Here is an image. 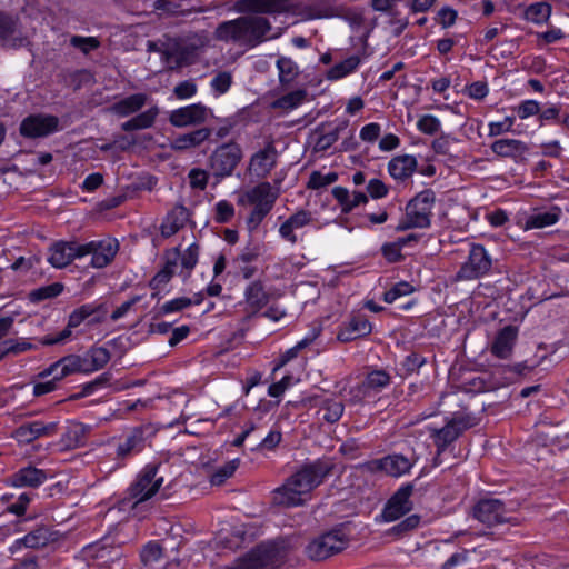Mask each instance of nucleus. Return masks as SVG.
Wrapping results in <instances>:
<instances>
[{
	"label": "nucleus",
	"instance_id": "338daca9",
	"mask_svg": "<svg viewBox=\"0 0 569 569\" xmlns=\"http://www.w3.org/2000/svg\"><path fill=\"white\" fill-rule=\"evenodd\" d=\"M476 549L473 550H462L460 552L453 553L442 566V569H456L457 567L466 563L471 553H475Z\"/></svg>",
	"mask_w": 569,
	"mask_h": 569
},
{
	"label": "nucleus",
	"instance_id": "4d7b16f0",
	"mask_svg": "<svg viewBox=\"0 0 569 569\" xmlns=\"http://www.w3.org/2000/svg\"><path fill=\"white\" fill-rule=\"evenodd\" d=\"M70 44L79 49L82 53L88 54L90 51L100 47V41L96 37L72 36Z\"/></svg>",
	"mask_w": 569,
	"mask_h": 569
},
{
	"label": "nucleus",
	"instance_id": "20e7f679",
	"mask_svg": "<svg viewBox=\"0 0 569 569\" xmlns=\"http://www.w3.org/2000/svg\"><path fill=\"white\" fill-rule=\"evenodd\" d=\"M278 192L273 191L269 182H261L250 189L249 201L253 206L252 211L247 218V226L249 231H254L267 214L272 210Z\"/></svg>",
	"mask_w": 569,
	"mask_h": 569
},
{
	"label": "nucleus",
	"instance_id": "49530a36",
	"mask_svg": "<svg viewBox=\"0 0 569 569\" xmlns=\"http://www.w3.org/2000/svg\"><path fill=\"white\" fill-rule=\"evenodd\" d=\"M63 290V284L60 282H53L48 286L40 287L30 292L29 298L31 301L38 302L46 299H51L59 296Z\"/></svg>",
	"mask_w": 569,
	"mask_h": 569
},
{
	"label": "nucleus",
	"instance_id": "473e14b6",
	"mask_svg": "<svg viewBox=\"0 0 569 569\" xmlns=\"http://www.w3.org/2000/svg\"><path fill=\"white\" fill-rule=\"evenodd\" d=\"M210 136L211 129L200 128L192 132L179 134L172 140L171 146L174 150L180 151L196 148L203 143L206 140H208Z\"/></svg>",
	"mask_w": 569,
	"mask_h": 569
},
{
	"label": "nucleus",
	"instance_id": "4c0bfd02",
	"mask_svg": "<svg viewBox=\"0 0 569 569\" xmlns=\"http://www.w3.org/2000/svg\"><path fill=\"white\" fill-rule=\"evenodd\" d=\"M88 373L102 369L111 358L109 350L104 347H92L83 356Z\"/></svg>",
	"mask_w": 569,
	"mask_h": 569
},
{
	"label": "nucleus",
	"instance_id": "f257e3e1",
	"mask_svg": "<svg viewBox=\"0 0 569 569\" xmlns=\"http://www.w3.org/2000/svg\"><path fill=\"white\" fill-rule=\"evenodd\" d=\"M236 8L239 12L256 14H246L221 22L214 30V39L254 48L266 41L278 39L282 34V28L271 33V22L260 14L287 12L290 10V0H239Z\"/></svg>",
	"mask_w": 569,
	"mask_h": 569
},
{
	"label": "nucleus",
	"instance_id": "aec40b11",
	"mask_svg": "<svg viewBox=\"0 0 569 569\" xmlns=\"http://www.w3.org/2000/svg\"><path fill=\"white\" fill-rule=\"evenodd\" d=\"M0 40L12 48L21 47L26 40L21 36L19 19L2 11H0Z\"/></svg>",
	"mask_w": 569,
	"mask_h": 569
},
{
	"label": "nucleus",
	"instance_id": "a211bd4d",
	"mask_svg": "<svg viewBox=\"0 0 569 569\" xmlns=\"http://www.w3.org/2000/svg\"><path fill=\"white\" fill-rule=\"evenodd\" d=\"M82 244L77 242H57L50 248L48 261L54 268H64L76 258H81Z\"/></svg>",
	"mask_w": 569,
	"mask_h": 569
},
{
	"label": "nucleus",
	"instance_id": "37998d69",
	"mask_svg": "<svg viewBox=\"0 0 569 569\" xmlns=\"http://www.w3.org/2000/svg\"><path fill=\"white\" fill-rule=\"evenodd\" d=\"M391 376L383 369L368 372L362 387L369 390L380 391L390 385Z\"/></svg>",
	"mask_w": 569,
	"mask_h": 569
},
{
	"label": "nucleus",
	"instance_id": "cd10ccee",
	"mask_svg": "<svg viewBox=\"0 0 569 569\" xmlns=\"http://www.w3.org/2000/svg\"><path fill=\"white\" fill-rule=\"evenodd\" d=\"M312 221L311 212L307 210H299L295 214L290 216L279 228L281 238L295 244L298 238L295 233L296 229H301L308 226Z\"/></svg>",
	"mask_w": 569,
	"mask_h": 569
},
{
	"label": "nucleus",
	"instance_id": "c756f323",
	"mask_svg": "<svg viewBox=\"0 0 569 569\" xmlns=\"http://www.w3.org/2000/svg\"><path fill=\"white\" fill-rule=\"evenodd\" d=\"M248 311L252 315L260 311L269 302V295L261 281L251 282L244 291Z\"/></svg>",
	"mask_w": 569,
	"mask_h": 569
},
{
	"label": "nucleus",
	"instance_id": "ea45409f",
	"mask_svg": "<svg viewBox=\"0 0 569 569\" xmlns=\"http://www.w3.org/2000/svg\"><path fill=\"white\" fill-rule=\"evenodd\" d=\"M551 14V6L547 2H536L527 7L523 17L527 21L541 24L548 21Z\"/></svg>",
	"mask_w": 569,
	"mask_h": 569
},
{
	"label": "nucleus",
	"instance_id": "9d476101",
	"mask_svg": "<svg viewBox=\"0 0 569 569\" xmlns=\"http://www.w3.org/2000/svg\"><path fill=\"white\" fill-rule=\"evenodd\" d=\"M473 517L488 527L510 521L503 502L496 498L478 501L473 507Z\"/></svg>",
	"mask_w": 569,
	"mask_h": 569
},
{
	"label": "nucleus",
	"instance_id": "a18cd8bd",
	"mask_svg": "<svg viewBox=\"0 0 569 569\" xmlns=\"http://www.w3.org/2000/svg\"><path fill=\"white\" fill-rule=\"evenodd\" d=\"M239 459H232L219 467L210 477V482L213 486H221L227 479L232 477L237 468L239 467Z\"/></svg>",
	"mask_w": 569,
	"mask_h": 569
},
{
	"label": "nucleus",
	"instance_id": "4be33fe9",
	"mask_svg": "<svg viewBox=\"0 0 569 569\" xmlns=\"http://www.w3.org/2000/svg\"><path fill=\"white\" fill-rule=\"evenodd\" d=\"M164 266L160 269L156 276L150 281V287L154 290H161L173 277L176 273L179 258H180V249L173 248L167 250L163 254Z\"/></svg>",
	"mask_w": 569,
	"mask_h": 569
},
{
	"label": "nucleus",
	"instance_id": "09e8293b",
	"mask_svg": "<svg viewBox=\"0 0 569 569\" xmlns=\"http://www.w3.org/2000/svg\"><path fill=\"white\" fill-rule=\"evenodd\" d=\"M201 301H202L201 298H197L193 300V299L187 298V297H179V298L172 299V300L163 303L159 309V313L167 315L170 312L181 311V310L190 307L191 305H199Z\"/></svg>",
	"mask_w": 569,
	"mask_h": 569
},
{
	"label": "nucleus",
	"instance_id": "412c9836",
	"mask_svg": "<svg viewBox=\"0 0 569 569\" xmlns=\"http://www.w3.org/2000/svg\"><path fill=\"white\" fill-rule=\"evenodd\" d=\"M161 59L169 70H177L191 63L189 49L183 47L177 39L172 40L161 51Z\"/></svg>",
	"mask_w": 569,
	"mask_h": 569
},
{
	"label": "nucleus",
	"instance_id": "8fccbe9b",
	"mask_svg": "<svg viewBox=\"0 0 569 569\" xmlns=\"http://www.w3.org/2000/svg\"><path fill=\"white\" fill-rule=\"evenodd\" d=\"M87 428L81 423L70 426L64 435L66 445L69 448H77L83 445Z\"/></svg>",
	"mask_w": 569,
	"mask_h": 569
},
{
	"label": "nucleus",
	"instance_id": "f704fd0d",
	"mask_svg": "<svg viewBox=\"0 0 569 569\" xmlns=\"http://www.w3.org/2000/svg\"><path fill=\"white\" fill-rule=\"evenodd\" d=\"M93 567L109 569L112 563L119 561L122 557L119 547H110L107 545H98L92 549Z\"/></svg>",
	"mask_w": 569,
	"mask_h": 569
},
{
	"label": "nucleus",
	"instance_id": "6e6d98bb",
	"mask_svg": "<svg viewBox=\"0 0 569 569\" xmlns=\"http://www.w3.org/2000/svg\"><path fill=\"white\" fill-rule=\"evenodd\" d=\"M419 523H420V517L417 515H411V516L407 517L405 520H402L401 522L393 526L389 530V533L397 536V537H402V536L407 535L408 532L418 528Z\"/></svg>",
	"mask_w": 569,
	"mask_h": 569
},
{
	"label": "nucleus",
	"instance_id": "4468645a",
	"mask_svg": "<svg viewBox=\"0 0 569 569\" xmlns=\"http://www.w3.org/2000/svg\"><path fill=\"white\" fill-rule=\"evenodd\" d=\"M411 493V486L401 487L387 502L382 511V518L386 521H395L408 513L412 509Z\"/></svg>",
	"mask_w": 569,
	"mask_h": 569
},
{
	"label": "nucleus",
	"instance_id": "2eb2a0df",
	"mask_svg": "<svg viewBox=\"0 0 569 569\" xmlns=\"http://www.w3.org/2000/svg\"><path fill=\"white\" fill-rule=\"evenodd\" d=\"M76 372L88 373L83 357L78 355H69L41 371L38 377L40 379H44L50 377L52 373H56V379H63L64 377Z\"/></svg>",
	"mask_w": 569,
	"mask_h": 569
},
{
	"label": "nucleus",
	"instance_id": "393cba45",
	"mask_svg": "<svg viewBox=\"0 0 569 569\" xmlns=\"http://www.w3.org/2000/svg\"><path fill=\"white\" fill-rule=\"evenodd\" d=\"M57 431V423H44L42 421H33L20 426L14 431V438L19 442L29 443L42 436H51Z\"/></svg>",
	"mask_w": 569,
	"mask_h": 569
},
{
	"label": "nucleus",
	"instance_id": "e433bc0d",
	"mask_svg": "<svg viewBox=\"0 0 569 569\" xmlns=\"http://www.w3.org/2000/svg\"><path fill=\"white\" fill-rule=\"evenodd\" d=\"M332 196L340 203L341 210L345 213L350 212L353 208L367 203L368 197L363 192H353L350 194L348 189L343 187H335Z\"/></svg>",
	"mask_w": 569,
	"mask_h": 569
},
{
	"label": "nucleus",
	"instance_id": "79ce46f5",
	"mask_svg": "<svg viewBox=\"0 0 569 569\" xmlns=\"http://www.w3.org/2000/svg\"><path fill=\"white\" fill-rule=\"evenodd\" d=\"M279 81L282 86L291 84L298 77V66L289 58L281 57L277 60Z\"/></svg>",
	"mask_w": 569,
	"mask_h": 569
},
{
	"label": "nucleus",
	"instance_id": "680f3d73",
	"mask_svg": "<svg viewBox=\"0 0 569 569\" xmlns=\"http://www.w3.org/2000/svg\"><path fill=\"white\" fill-rule=\"evenodd\" d=\"M312 17L317 19L332 18L339 14L338 9L328 1H320L311 7Z\"/></svg>",
	"mask_w": 569,
	"mask_h": 569
},
{
	"label": "nucleus",
	"instance_id": "774afa93",
	"mask_svg": "<svg viewBox=\"0 0 569 569\" xmlns=\"http://www.w3.org/2000/svg\"><path fill=\"white\" fill-rule=\"evenodd\" d=\"M162 556V548L157 543H148L141 552L144 565L157 562Z\"/></svg>",
	"mask_w": 569,
	"mask_h": 569
},
{
	"label": "nucleus",
	"instance_id": "f03ea898",
	"mask_svg": "<svg viewBox=\"0 0 569 569\" xmlns=\"http://www.w3.org/2000/svg\"><path fill=\"white\" fill-rule=\"evenodd\" d=\"M333 467L335 463L330 459H317L311 463L303 465L288 480L308 501L310 492L323 482L332 472Z\"/></svg>",
	"mask_w": 569,
	"mask_h": 569
},
{
	"label": "nucleus",
	"instance_id": "5701e85b",
	"mask_svg": "<svg viewBox=\"0 0 569 569\" xmlns=\"http://www.w3.org/2000/svg\"><path fill=\"white\" fill-rule=\"evenodd\" d=\"M561 209L552 206L548 209H533L526 218L523 229H542L556 224L561 217Z\"/></svg>",
	"mask_w": 569,
	"mask_h": 569
},
{
	"label": "nucleus",
	"instance_id": "f8f14e48",
	"mask_svg": "<svg viewBox=\"0 0 569 569\" xmlns=\"http://www.w3.org/2000/svg\"><path fill=\"white\" fill-rule=\"evenodd\" d=\"M119 249L118 241L116 239H104L100 241H90L82 244V257L91 254V264L94 268H104L116 257Z\"/></svg>",
	"mask_w": 569,
	"mask_h": 569
},
{
	"label": "nucleus",
	"instance_id": "7ed1b4c3",
	"mask_svg": "<svg viewBox=\"0 0 569 569\" xmlns=\"http://www.w3.org/2000/svg\"><path fill=\"white\" fill-rule=\"evenodd\" d=\"M435 192L430 189L419 192L406 207V218L398 226V230L411 228L425 229L430 226L431 212L435 204Z\"/></svg>",
	"mask_w": 569,
	"mask_h": 569
},
{
	"label": "nucleus",
	"instance_id": "58836bf2",
	"mask_svg": "<svg viewBox=\"0 0 569 569\" xmlns=\"http://www.w3.org/2000/svg\"><path fill=\"white\" fill-rule=\"evenodd\" d=\"M147 101V96L143 93H136L129 96L111 107V110L121 117H127L140 110Z\"/></svg>",
	"mask_w": 569,
	"mask_h": 569
},
{
	"label": "nucleus",
	"instance_id": "c85d7f7f",
	"mask_svg": "<svg viewBox=\"0 0 569 569\" xmlns=\"http://www.w3.org/2000/svg\"><path fill=\"white\" fill-rule=\"evenodd\" d=\"M272 501L274 505L282 507L302 506L307 500L300 495L290 481L287 479L284 483L272 491Z\"/></svg>",
	"mask_w": 569,
	"mask_h": 569
},
{
	"label": "nucleus",
	"instance_id": "f3484780",
	"mask_svg": "<svg viewBox=\"0 0 569 569\" xmlns=\"http://www.w3.org/2000/svg\"><path fill=\"white\" fill-rule=\"evenodd\" d=\"M56 539V533L50 531L49 528L38 527L27 533L23 538L17 539L9 548V551L13 555L19 552L23 547L31 549L43 548Z\"/></svg>",
	"mask_w": 569,
	"mask_h": 569
},
{
	"label": "nucleus",
	"instance_id": "39448f33",
	"mask_svg": "<svg viewBox=\"0 0 569 569\" xmlns=\"http://www.w3.org/2000/svg\"><path fill=\"white\" fill-rule=\"evenodd\" d=\"M471 427L472 422L470 417L456 416L452 417L443 427L438 429L433 428L430 430V437L437 447V455L433 458L435 467L442 465L441 453L446 450V448L455 440H457L465 430Z\"/></svg>",
	"mask_w": 569,
	"mask_h": 569
},
{
	"label": "nucleus",
	"instance_id": "bf43d9fd",
	"mask_svg": "<svg viewBox=\"0 0 569 569\" xmlns=\"http://www.w3.org/2000/svg\"><path fill=\"white\" fill-rule=\"evenodd\" d=\"M211 88L213 91L221 96L226 93L232 84V76L228 71L218 72L211 80Z\"/></svg>",
	"mask_w": 569,
	"mask_h": 569
},
{
	"label": "nucleus",
	"instance_id": "864d4df0",
	"mask_svg": "<svg viewBox=\"0 0 569 569\" xmlns=\"http://www.w3.org/2000/svg\"><path fill=\"white\" fill-rule=\"evenodd\" d=\"M306 91L305 90H296L292 92H289L281 98H279L274 102V107L282 108V109H293L301 104L303 100L306 99Z\"/></svg>",
	"mask_w": 569,
	"mask_h": 569
},
{
	"label": "nucleus",
	"instance_id": "bb28decb",
	"mask_svg": "<svg viewBox=\"0 0 569 569\" xmlns=\"http://www.w3.org/2000/svg\"><path fill=\"white\" fill-rule=\"evenodd\" d=\"M190 218L188 209L182 204H177L164 218L160 226L161 234L170 238L182 229Z\"/></svg>",
	"mask_w": 569,
	"mask_h": 569
},
{
	"label": "nucleus",
	"instance_id": "a19ab883",
	"mask_svg": "<svg viewBox=\"0 0 569 569\" xmlns=\"http://www.w3.org/2000/svg\"><path fill=\"white\" fill-rule=\"evenodd\" d=\"M360 61L361 60L358 56H351L346 60L335 64L331 69H329L327 73L328 79L338 80L350 74L358 68Z\"/></svg>",
	"mask_w": 569,
	"mask_h": 569
},
{
	"label": "nucleus",
	"instance_id": "de8ad7c7",
	"mask_svg": "<svg viewBox=\"0 0 569 569\" xmlns=\"http://www.w3.org/2000/svg\"><path fill=\"white\" fill-rule=\"evenodd\" d=\"M103 306L83 305L71 312L69 316V328H77L87 318L99 311Z\"/></svg>",
	"mask_w": 569,
	"mask_h": 569
},
{
	"label": "nucleus",
	"instance_id": "c9c22d12",
	"mask_svg": "<svg viewBox=\"0 0 569 569\" xmlns=\"http://www.w3.org/2000/svg\"><path fill=\"white\" fill-rule=\"evenodd\" d=\"M377 463L381 471L392 477H399L408 472L412 467L409 459L401 455L387 456L380 459Z\"/></svg>",
	"mask_w": 569,
	"mask_h": 569
},
{
	"label": "nucleus",
	"instance_id": "7c9ffc66",
	"mask_svg": "<svg viewBox=\"0 0 569 569\" xmlns=\"http://www.w3.org/2000/svg\"><path fill=\"white\" fill-rule=\"evenodd\" d=\"M47 480V473L36 467H26L11 477V485L14 487L37 488Z\"/></svg>",
	"mask_w": 569,
	"mask_h": 569
},
{
	"label": "nucleus",
	"instance_id": "e2e57ef3",
	"mask_svg": "<svg viewBox=\"0 0 569 569\" xmlns=\"http://www.w3.org/2000/svg\"><path fill=\"white\" fill-rule=\"evenodd\" d=\"M413 291V287L408 282H399L396 283L390 290L386 291L383 295V300L387 303H392L401 296L409 295Z\"/></svg>",
	"mask_w": 569,
	"mask_h": 569
},
{
	"label": "nucleus",
	"instance_id": "423d86ee",
	"mask_svg": "<svg viewBox=\"0 0 569 569\" xmlns=\"http://www.w3.org/2000/svg\"><path fill=\"white\" fill-rule=\"evenodd\" d=\"M348 542L349 539L342 530H332L313 539L306 547V553L311 560L321 561L345 550Z\"/></svg>",
	"mask_w": 569,
	"mask_h": 569
},
{
	"label": "nucleus",
	"instance_id": "0e129e2a",
	"mask_svg": "<svg viewBox=\"0 0 569 569\" xmlns=\"http://www.w3.org/2000/svg\"><path fill=\"white\" fill-rule=\"evenodd\" d=\"M417 127L426 134H433L440 129V121L435 116L425 114L418 120Z\"/></svg>",
	"mask_w": 569,
	"mask_h": 569
},
{
	"label": "nucleus",
	"instance_id": "72a5a7b5",
	"mask_svg": "<svg viewBox=\"0 0 569 569\" xmlns=\"http://www.w3.org/2000/svg\"><path fill=\"white\" fill-rule=\"evenodd\" d=\"M417 167L413 156L405 154L393 158L388 164L390 176L397 180H405L412 176Z\"/></svg>",
	"mask_w": 569,
	"mask_h": 569
},
{
	"label": "nucleus",
	"instance_id": "9b49d317",
	"mask_svg": "<svg viewBox=\"0 0 569 569\" xmlns=\"http://www.w3.org/2000/svg\"><path fill=\"white\" fill-rule=\"evenodd\" d=\"M59 119L51 114H30L20 124V133L26 138H42L58 130Z\"/></svg>",
	"mask_w": 569,
	"mask_h": 569
},
{
	"label": "nucleus",
	"instance_id": "b1692460",
	"mask_svg": "<svg viewBox=\"0 0 569 569\" xmlns=\"http://www.w3.org/2000/svg\"><path fill=\"white\" fill-rule=\"evenodd\" d=\"M149 427H137L130 431L126 439L117 447V456L124 459L133 453L140 452L146 445Z\"/></svg>",
	"mask_w": 569,
	"mask_h": 569
},
{
	"label": "nucleus",
	"instance_id": "6e6552de",
	"mask_svg": "<svg viewBox=\"0 0 569 569\" xmlns=\"http://www.w3.org/2000/svg\"><path fill=\"white\" fill-rule=\"evenodd\" d=\"M242 158L237 143H226L217 148L210 157V168L214 176L224 178L232 174Z\"/></svg>",
	"mask_w": 569,
	"mask_h": 569
},
{
	"label": "nucleus",
	"instance_id": "dca6fc26",
	"mask_svg": "<svg viewBox=\"0 0 569 569\" xmlns=\"http://www.w3.org/2000/svg\"><path fill=\"white\" fill-rule=\"evenodd\" d=\"M278 151L273 142L253 153L250 158L249 170L259 178H266L277 164Z\"/></svg>",
	"mask_w": 569,
	"mask_h": 569
},
{
	"label": "nucleus",
	"instance_id": "ddd939ff",
	"mask_svg": "<svg viewBox=\"0 0 569 569\" xmlns=\"http://www.w3.org/2000/svg\"><path fill=\"white\" fill-rule=\"evenodd\" d=\"M208 117V109L201 103H194L173 110L169 121L173 127L184 128L203 123Z\"/></svg>",
	"mask_w": 569,
	"mask_h": 569
},
{
	"label": "nucleus",
	"instance_id": "2f4dec72",
	"mask_svg": "<svg viewBox=\"0 0 569 569\" xmlns=\"http://www.w3.org/2000/svg\"><path fill=\"white\" fill-rule=\"evenodd\" d=\"M491 150L502 158H521L528 150V146L517 139H499L491 144Z\"/></svg>",
	"mask_w": 569,
	"mask_h": 569
},
{
	"label": "nucleus",
	"instance_id": "0eeeda50",
	"mask_svg": "<svg viewBox=\"0 0 569 569\" xmlns=\"http://www.w3.org/2000/svg\"><path fill=\"white\" fill-rule=\"evenodd\" d=\"M158 470L159 467L156 465L146 466L131 485L129 495L136 500V503L149 500L159 491L163 477L158 476Z\"/></svg>",
	"mask_w": 569,
	"mask_h": 569
},
{
	"label": "nucleus",
	"instance_id": "1a4fd4ad",
	"mask_svg": "<svg viewBox=\"0 0 569 569\" xmlns=\"http://www.w3.org/2000/svg\"><path fill=\"white\" fill-rule=\"evenodd\" d=\"M492 260L483 246L472 244L468 260L461 266L457 273L458 279L472 280L489 272Z\"/></svg>",
	"mask_w": 569,
	"mask_h": 569
},
{
	"label": "nucleus",
	"instance_id": "603ef678",
	"mask_svg": "<svg viewBox=\"0 0 569 569\" xmlns=\"http://www.w3.org/2000/svg\"><path fill=\"white\" fill-rule=\"evenodd\" d=\"M199 257V246L197 243H192L188 247V249L181 254L179 261L181 262L182 270H186L184 277H189L191 270L196 267Z\"/></svg>",
	"mask_w": 569,
	"mask_h": 569
},
{
	"label": "nucleus",
	"instance_id": "5fc2aeb1",
	"mask_svg": "<svg viewBox=\"0 0 569 569\" xmlns=\"http://www.w3.org/2000/svg\"><path fill=\"white\" fill-rule=\"evenodd\" d=\"M457 140L450 136H441L438 139L433 140L432 149L438 154L455 157V147Z\"/></svg>",
	"mask_w": 569,
	"mask_h": 569
},
{
	"label": "nucleus",
	"instance_id": "052dcab7",
	"mask_svg": "<svg viewBox=\"0 0 569 569\" xmlns=\"http://www.w3.org/2000/svg\"><path fill=\"white\" fill-rule=\"evenodd\" d=\"M338 179V174L336 172H329L327 174H322L318 171L311 173L308 182V188L310 189H320L326 186L333 183Z\"/></svg>",
	"mask_w": 569,
	"mask_h": 569
},
{
	"label": "nucleus",
	"instance_id": "69168bd1",
	"mask_svg": "<svg viewBox=\"0 0 569 569\" xmlns=\"http://www.w3.org/2000/svg\"><path fill=\"white\" fill-rule=\"evenodd\" d=\"M189 183L192 189L204 190L208 184V174L204 170L199 168H193L190 170L189 174Z\"/></svg>",
	"mask_w": 569,
	"mask_h": 569
},
{
	"label": "nucleus",
	"instance_id": "a878e982",
	"mask_svg": "<svg viewBox=\"0 0 569 569\" xmlns=\"http://www.w3.org/2000/svg\"><path fill=\"white\" fill-rule=\"evenodd\" d=\"M518 336V331L512 326H506L502 328L496 336L492 345L491 352L496 357L500 359H507L510 357L516 339Z\"/></svg>",
	"mask_w": 569,
	"mask_h": 569
},
{
	"label": "nucleus",
	"instance_id": "13d9d810",
	"mask_svg": "<svg viewBox=\"0 0 569 569\" xmlns=\"http://www.w3.org/2000/svg\"><path fill=\"white\" fill-rule=\"evenodd\" d=\"M234 216L233 204L227 200H220L214 206V220L218 223H227Z\"/></svg>",
	"mask_w": 569,
	"mask_h": 569
},
{
	"label": "nucleus",
	"instance_id": "c03bdc74",
	"mask_svg": "<svg viewBox=\"0 0 569 569\" xmlns=\"http://www.w3.org/2000/svg\"><path fill=\"white\" fill-rule=\"evenodd\" d=\"M343 409L345 407L341 401L328 399L322 402L318 413L322 420L335 423L341 418Z\"/></svg>",
	"mask_w": 569,
	"mask_h": 569
},
{
	"label": "nucleus",
	"instance_id": "6ab92c4d",
	"mask_svg": "<svg viewBox=\"0 0 569 569\" xmlns=\"http://www.w3.org/2000/svg\"><path fill=\"white\" fill-rule=\"evenodd\" d=\"M371 330V323L365 316L355 315L341 326L337 335V339L340 342H350L358 338L368 336Z\"/></svg>",
	"mask_w": 569,
	"mask_h": 569
},
{
	"label": "nucleus",
	"instance_id": "3c124183",
	"mask_svg": "<svg viewBox=\"0 0 569 569\" xmlns=\"http://www.w3.org/2000/svg\"><path fill=\"white\" fill-rule=\"evenodd\" d=\"M347 128V122H342L332 131L320 134L315 142L316 151H325L329 149L338 139L341 130Z\"/></svg>",
	"mask_w": 569,
	"mask_h": 569
}]
</instances>
